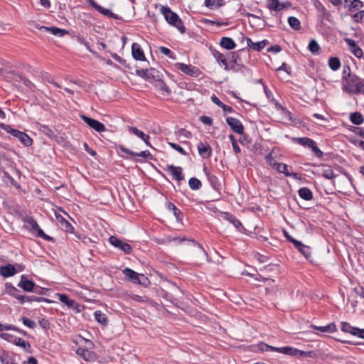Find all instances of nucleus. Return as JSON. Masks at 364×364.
I'll list each match as a JSON object with an SVG mask.
<instances>
[{
	"instance_id": "obj_1",
	"label": "nucleus",
	"mask_w": 364,
	"mask_h": 364,
	"mask_svg": "<svg viewBox=\"0 0 364 364\" xmlns=\"http://www.w3.org/2000/svg\"><path fill=\"white\" fill-rule=\"evenodd\" d=\"M138 76L153 84L162 95H171V90L164 82L163 74L159 70L153 68L138 69Z\"/></svg>"
},
{
	"instance_id": "obj_2",
	"label": "nucleus",
	"mask_w": 364,
	"mask_h": 364,
	"mask_svg": "<svg viewBox=\"0 0 364 364\" xmlns=\"http://www.w3.org/2000/svg\"><path fill=\"white\" fill-rule=\"evenodd\" d=\"M343 90L349 94L364 95V79L348 73L347 79L343 82Z\"/></svg>"
},
{
	"instance_id": "obj_3",
	"label": "nucleus",
	"mask_w": 364,
	"mask_h": 364,
	"mask_svg": "<svg viewBox=\"0 0 364 364\" xmlns=\"http://www.w3.org/2000/svg\"><path fill=\"white\" fill-rule=\"evenodd\" d=\"M161 11L166 21L170 25L176 27L181 33L186 32V27L183 25V22L176 13L172 11L168 6H161Z\"/></svg>"
},
{
	"instance_id": "obj_4",
	"label": "nucleus",
	"mask_w": 364,
	"mask_h": 364,
	"mask_svg": "<svg viewBox=\"0 0 364 364\" xmlns=\"http://www.w3.org/2000/svg\"><path fill=\"white\" fill-rule=\"evenodd\" d=\"M0 128L11 134L13 136L17 138L25 146L28 147L32 145L33 139L26 133L18 129H16L11 127V125L4 123L0 124Z\"/></svg>"
},
{
	"instance_id": "obj_5",
	"label": "nucleus",
	"mask_w": 364,
	"mask_h": 364,
	"mask_svg": "<svg viewBox=\"0 0 364 364\" xmlns=\"http://www.w3.org/2000/svg\"><path fill=\"white\" fill-rule=\"evenodd\" d=\"M24 222L30 225V232L35 234L36 237L44 239L46 241L55 242V238L46 235L43 230L39 227L37 221L32 217H27L24 219Z\"/></svg>"
},
{
	"instance_id": "obj_6",
	"label": "nucleus",
	"mask_w": 364,
	"mask_h": 364,
	"mask_svg": "<svg viewBox=\"0 0 364 364\" xmlns=\"http://www.w3.org/2000/svg\"><path fill=\"white\" fill-rule=\"evenodd\" d=\"M109 242L114 247L124 252L125 254H129L132 250V247L129 244L120 240L116 236H110L109 237Z\"/></svg>"
},
{
	"instance_id": "obj_7",
	"label": "nucleus",
	"mask_w": 364,
	"mask_h": 364,
	"mask_svg": "<svg viewBox=\"0 0 364 364\" xmlns=\"http://www.w3.org/2000/svg\"><path fill=\"white\" fill-rule=\"evenodd\" d=\"M80 117L87 125H88L90 127H91L96 132H102L106 130L104 124H102L100 121H97L84 114H82Z\"/></svg>"
},
{
	"instance_id": "obj_8",
	"label": "nucleus",
	"mask_w": 364,
	"mask_h": 364,
	"mask_svg": "<svg viewBox=\"0 0 364 364\" xmlns=\"http://www.w3.org/2000/svg\"><path fill=\"white\" fill-rule=\"evenodd\" d=\"M177 68L183 73L191 76V77H198L201 73L199 68L193 66L191 65H186L184 63H178Z\"/></svg>"
},
{
	"instance_id": "obj_9",
	"label": "nucleus",
	"mask_w": 364,
	"mask_h": 364,
	"mask_svg": "<svg viewBox=\"0 0 364 364\" xmlns=\"http://www.w3.org/2000/svg\"><path fill=\"white\" fill-rule=\"evenodd\" d=\"M226 123L234 132L238 134H244V127L238 119L232 117H228L226 118Z\"/></svg>"
},
{
	"instance_id": "obj_10",
	"label": "nucleus",
	"mask_w": 364,
	"mask_h": 364,
	"mask_svg": "<svg viewBox=\"0 0 364 364\" xmlns=\"http://www.w3.org/2000/svg\"><path fill=\"white\" fill-rule=\"evenodd\" d=\"M60 301L68 308L75 309L77 312L80 311V305L75 300L70 299L67 294H58Z\"/></svg>"
},
{
	"instance_id": "obj_11",
	"label": "nucleus",
	"mask_w": 364,
	"mask_h": 364,
	"mask_svg": "<svg viewBox=\"0 0 364 364\" xmlns=\"http://www.w3.org/2000/svg\"><path fill=\"white\" fill-rule=\"evenodd\" d=\"M344 41L348 46V50L351 53L358 58H361L363 57V52L354 40L346 38H344Z\"/></svg>"
},
{
	"instance_id": "obj_12",
	"label": "nucleus",
	"mask_w": 364,
	"mask_h": 364,
	"mask_svg": "<svg viewBox=\"0 0 364 364\" xmlns=\"http://www.w3.org/2000/svg\"><path fill=\"white\" fill-rule=\"evenodd\" d=\"M18 287L22 288L26 292H33L36 284L32 280L28 279L26 276L23 274L21 277V280L18 284Z\"/></svg>"
},
{
	"instance_id": "obj_13",
	"label": "nucleus",
	"mask_w": 364,
	"mask_h": 364,
	"mask_svg": "<svg viewBox=\"0 0 364 364\" xmlns=\"http://www.w3.org/2000/svg\"><path fill=\"white\" fill-rule=\"evenodd\" d=\"M36 28L43 32H50L55 36L62 37V36H64L65 34L68 33V31L55 27V26L47 27V26H36Z\"/></svg>"
},
{
	"instance_id": "obj_14",
	"label": "nucleus",
	"mask_w": 364,
	"mask_h": 364,
	"mask_svg": "<svg viewBox=\"0 0 364 364\" xmlns=\"http://www.w3.org/2000/svg\"><path fill=\"white\" fill-rule=\"evenodd\" d=\"M274 170L277 171L279 173H283L285 175V176H291L295 179L300 178V175L298 173H294V172H289L288 170L289 166L283 164V163H278L277 164H274Z\"/></svg>"
},
{
	"instance_id": "obj_15",
	"label": "nucleus",
	"mask_w": 364,
	"mask_h": 364,
	"mask_svg": "<svg viewBox=\"0 0 364 364\" xmlns=\"http://www.w3.org/2000/svg\"><path fill=\"white\" fill-rule=\"evenodd\" d=\"M76 354L83 358L85 361H94L97 358V354L83 348H78Z\"/></svg>"
},
{
	"instance_id": "obj_16",
	"label": "nucleus",
	"mask_w": 364,
	"mask_h": 364,
	"mask_svg": "<svg viewBox=\"0 0 364 364\" xmlns=\"http://www.w3.org/2000/svg\"><path fill=\"white\" fill-rule=\"evenodd\" d=\"M198 154L203 159H208L212 155V148L208 143L200 142L198 146Z\"/></svg>"
},
{
	"instance_id": "obj_17",
	"label": "nucleus",
	"mask_w": 364,
	"mask_h": 364,
	"mask_svg": "<svg viewBox=\"0 0 364 364\" xmlns=\"http://www.w3.org/2000/svg\"><path fill=\"white\" fill-rule=\"evenodd\" d=\"M116 150L117 154L124 159H132L136 156V152L132 151L121 144L116 147Z\"/></svg>"
},
{
	"instance_id": "obj_18",
	"label": "nucleus",
	"mask_w": 364,
	"mask_h": 364,
	"mask_svg": "<svg viewBox=\"0 0 364 364\" xmlns=\"http://www.w3.org/2000/svg\"><path fill=\"white\" fill-rule=\"evenodd\" d=\"M168 171L171 173L173 178L178 181L184 179V176L182 173V168L180 166H175L173 165H168L167 166Z\"/></svg>"
},
{
	"instance_id": "obj_19",
	"label": "nucleus",
	"mask_w": 364,
	"mask_h": 364,
	"mask_svg": "<svg viewBox=\"0 0 364 364\" xmlns=\"http://www.w3.org/2000/svg\"><path fill=\"white\" fill-rule=\"evenodd\" d=\"M16 272V267L11 264L0 267L1 275L6 278L14 276Z\"/></svg>"
},
{
	"instance_id": "obj_20",
	"label": "nucleus",
	"mask_w": 364,
	"mask_h": 364,
	"mask_svg": "<svg viewBox=\"0 0 364 364\" xmlns=\"http://www.w3.org/2000/svg\"><path fill=\"white\" fill-rule=\"evenodd\" d=\"M310 328L314 330L318 331L321 333H333L337 331L336 326L334 323H330L323 326H318L311 324L310 326Z\"/></svg>"
},
{
	"instance_id": "obj_21",
	"label": "nucleus",
	"mask_w": 364,
	"mask_h": 364,
	"mask_svg": "<svg viewBox=\"0 0 364 364\" xmlns=\"http://www.w3.org/2000/svg\"><path fill=\"white\" fill-rule=\"evenodd\" d=\"M165 205L167 210L173 212L176 221L181 223L183 217V213L173 203L171 202H166Z\"/></svg>"
},
{
	"instance_id": "obj_22",
	"label": "nucleus",
	"mask_w": 364,
	"mask_h": 364,
	"mask_svg": "<svg viewBox=\"0 0 364 364\" xmlns=\"http://www.w3.org/2000/svg\"><path fill=\"white\" fill-rule=\"evenodd\" d=\"M223 215L225 220H227L230 223H232L237 228V230H240V228H242V225L234 215L228 212H225Z\"/></svg>"
},
{
	"instance_id": "obj_23",
	"label": "nucleus",
	"mask_w": 364,
	"mask_h": 364,
	"mask_svg": "<svg viewBox=\"0 0 364 364\" xmlns=\"http://www.w3.org/2000/svg\"><path fill=\"white\" fill-rule=\"evenodd\" d=\"M212 54L217 62L221 63L224 66V69L225 70H229V65L228 64L227 59L223 53L214 49L212 50Z\"/></svg>"
},
{
	"instance_id": "obj_24",
	"label": "nucleus",
	"mask_w": 364,
	"mask_h": 364,
	"mask_svg": "<svg viewBox=\"0 0 364 364\" xmlns=\"http://www.w3.org/2000/svg\"><path fill=\"white\" fill-rule=\"evenodd\" d=\"M38 129L39 131L48 136L50 139H54L57 136L55 134V131L53 130L50 127H49L48 125L42 124H38Z\"/></svg>"
},
{
	"instance_id": "obj_25",
	"label": "nucleus",
	"mask_w": 364,
	"mask_h": 364,
	"mask_svg": "<svg viewBox=\"0 0 364 364\" xmlns=\"http://www.w3.org/2000/svg\"><path fill=\"white\" fill-rule=\"evenodd\" d=\"M299 245H295V248L297 249L307 259H310L311 257V247L304 245L299 241Z\"/></svg>"
},
{
	"instance_id": "obj_26",
	"label": "nucleus",
	"mask_w": 364,
	"mask_h": 364,
	"mask_svg": "<svg viewBox=\"0 0 364 364\" xmlns=\"http://www.w3.org/2000/svg\"><path fill=\"white\" fill-rule=\"evenodd\" d=\"M220 45L227 50H232L236 46L234 41L229 37H223L220 40Z\"/></svg>"
},
{
	"instance_id": "obj_27",
	"label": "nucleus",
	"mask_w": 364,
	"mask_h": 364,
	"mask_svg": "<svg viewBox=\"0 0 364 364\" xmlns=\"http://www.w3.org/2000/svg\"><path fill=\"white\" fill-rule=\"evenodd\" d=\"M299 196L305 200H310L313 198L311 191L307 187H302L298 191Z\"/></svg>"
},
{
	"instance_id": "obj_28",
	"label": "nucleus",
	"mask_w": 364,
	"mask_h": 364,
	"mask_svg": "<svg viewBox=\"0 0 364 364\" xmlns=\"http://www.w3.org/2000/svg\"><path fill=\"white\" fill-rule=\"evenodd\" d=\"M0 361L2 364H16L9 353L3 349L0 352Z\"/></svg>"
},
{
	"instance_id": "obj_29",
	"label": "nucleus",
	"mask_w": 364,
	"mask_h": 364,
	"mask_svg": "<svg viewBox=\"0 0 364 364\" xmlns=\"http://www.w3.org/2000/svg\"><path fill=\"white\" fill-rule=\"evenodd\" d=\"M341 326L342 331L355 336L357 327L352 326L349 323L345 321L341 322Z\"/></svg>"
},
{
	"instance_id": "obj_30",
	"label": "nucleus",
	"mask_w": 364,
	"mask_h": 364,
	"mask_svg": "<svg viewBox=\"0 0 364 364\" xmlns=\"http://www.w3.org/2000/svg\"><path fill=\"white\" fill-rule=\"evenodd\" d=\"M95 318L98 323L102 324L105 326L108 324V318L107 315L102 313L101 311H96L95 312Z\"/></svg>"
},
{
	"instance_id": "obj_31",
	"label": "nucleus",
	"mask_w": 364,
	"mask_h": 364,
	"mask_svg": "<svg viewBox=\"0 0 364 364\" xmlns=\"http://www.w3.org/2000/svg\"><path fill=\"white\" fill-rule=\"evenodd\" d=\"M294 141L303 146H308L309 148L314 144V141L308 137L294 138Z\"/></svg>"
},
{
	"instance_id": "obj_32",
	"label": "nucleus",
	"mask_w": 364,
	"mask_h": 364,
	"mask_svg": "<svg viewBox=\"0 0 364 364\" xmlns=\"http://www.w3.org/2000/svg\"><path fill=\"white\" fill-rule=\"evenodd\" d=\"M350 122L355 125H360L363 124L364 120L363 115L358 112L351 113L350 116Z\"/></svg>"
},
{
	"instance_id": "obj_33",
	"label": "nucleus",
	"mask_w": 364,
	"mask_h": 364,
	"mask_svg": "<svg viewBox=\"0 0 364 364\" xmlns=\"http://www.w3.org/2000/svg\"><path fill=\"white\" fill-rule=\"evenodd\" d=\"M5 292L16 298V296L19 295L20 290L13 286L11 283H6L5 284Z\"/></svg>"
},
{
	"instance_id": "obj_34",
	"label": "nucleus",
	"mask_w": 364,
	"mask_h": 364,
	"mask_svg": "<svg viewBox=\"0 0 364 364\" xmlns=\"http://www.w3.org/2000/svg\"><path fill=\"white\" fill-rule=\"evenodd\" d=\"M223 5V0H205V6L210 9H217Z\"/></svg>"
},
{
	"instance_id": "obj_35",
	"label": "nucleus",
	"mask_w": 364,
	"mask_h": 364,
	"mask_svg": "<svg viewBox=\"0 0 364 364\" xmlns=\"http://www.w3.org/2000/svg\"><path fill=\"white\" fill-rule=\"evenodd\" d=\"M268 8L270 10L279 11L284 8V4H281L278 0H267Z\"/></svg>"
},
{
	"instance_id": "obj_36",
	"label": "nucleus",
	"mask_w": 364,
	"mask_h": 364,
	"mask_svg": "<svg viewBox=\"0 0 364 364\" xmlns=\"http://www.w3.org/2000/svg\"><path fill=\"white\" fill-rule=\"evenodd\" d=\"M322 176L327 179H333L337 175L334 173L332 168L329 166L323 165Z\"/></svg>"
},
{
	"instance_id": "obj_37",
	"label": "nucleus",
	"mask_w": 364,
	"mask_h": 364,
	"mask_svg": "<svg viewBox=\"0 0 364 364\" xmlns=\"http://www.w3.org/2000/svg\"><path fill=\"white\" fill-rule=\"evenodd\" d=\"M328 66L329 68L336 71L341 67V61L338 57H331L328 58Z\"/></svg>"
},
{
	"instance_id": "obj_38",
	"label": "nucleus",
	"mask_w": 364,
	"mask_h": 364,
	"mask_svg": "<svg viewBox=\"0 0 364 364\" xmlns=\"http://www.w3.org/2000/svg\"><path fill=\"white\" fill-rule=\"evenodd\" d=\"M345 3L349 7V10H358L359 8L363 6V2L360 0H344Z\"/></svg>"
},
{
	"instance_id": "obj_39",
	"label": "nucleus",
	"mask_w": 364,
	"mask_h": 364,
	"mask_svg": "<svg viewBox=\"0 0 364 364\" xmlns=\"http://www.w3.org/2000/svg\"><path fill=\"white\" fill-rule=\"evenodd\" d=\"M207 178H208L211 186L215 190H218L220 185L219 183L218 178L215 175H213L211 173H207Z\"/></svg>"
},
{
	"instance_id": "obj_40",
	"label": "nucleus",
	"mask_w": 364,
	"mask_h": 364,
	"mask_svg": "<svg viewBox=\"0 0 364 364\" xmlns=\"http://www.w3.org/2000/svg\"><path fill=\"white\" fill-rule=\"evenodd\" d=\"M288 23L289 26L296 31H299L301 29V23L299 20L294 17V16H290L288 18Z\"/></svg>"
},
{
	"instance_id": "obj_41",
	"label": "nucleus",
	"mask_w": 364,
	"mask_h": 364,
	"mask_svg": "<svg viewBox=\"0 0 364 364\" xmlns=\"http://www.w3.org/2000/svg\"><path fill=\"white\" fill-rule=\"evenodd\" d=\"M188 185L192 190H198L201 188L202 183L199 179L192 177L189 179Z\"/></svg>"
},
{
	"instance_id": "obj_42",
	"label": "nucleus",
	"mask_w": 364,
	"mask_h": 364,
	"mask_svg": "<svg viewBox=\"0 0 364 364\" xmlns=\"http://www.w3.org/2000/svg\"><path fill=\"white\" fill-rule=\"evenodd\" d=\"M123 274L131 281L136 280V272L132 270L130 268L126 267L122 270Z\"/></svg>"
},
{
	"instance_id": "obj_43",
	"label": "nucleus",
	"mask_w": 364,
	"mask_h": 364,
	"mask_svg": "<svg viewBox=\"0 0 364 364\" xmlns=\"http://www.w3.org/2000/svg\"><path fill=\"white\" fill-rule=\"evenodd\" d=\"M61 228L66 232L73 234L75 237L76 235V232H78L77 231H75V228L68 220L61 225Z\"/></svg>"
},
{
	"instance_id": "obj_44",
	"label": "nucleus",
	"mask_w": 364,
	"mask_h": 364,
	"mask_svg": "<svg viewBox=\"0 0 364 364\" xmlns=\"http://www.w3.org/2000/svg\"><path fill=\"white\" fill-rule=\"evenodd\" d=\"M230 63L236 64L237 66H243L239 54L236 52L230 53Z\"/></svg>"
},
{
	"instance_id": "obj_45",
	"label": "nucleus",
	"mask_w": 364,
	"mask_h": 364,
	"mask_svg": "<svg viewBox=\"0 0 364 364\" xmlns=\"http://www.w3.org/2000/svg\"><path fill=\"white\" fill-rule=\"evenodd\" d=\"M274 350L275 352H278L280 353H283L285 355L292 356L293 347H290V346H284V347H281V348L275 347L274 348Z\"/></svg>"
},
{
	"instance_id": "obj_46",
	"label": "nucleus",
	"mask_w": 364,
	"mask_h": 364,
	"mask_svg": "<svg viewBox=\"0 0 364 364\" xmlns=\"http://www.w3.org/2000/svg\"><path fill=\"white\" fill-rule=\"evenodd\" d=\"M150 284L149 278L143 274L138 273V285L147 287Z\"/></svg>"
},
{
	"instance_id": "obj_47",
	"label": "nucleus",
	"mask_w": 364,
	"mask_h": 364,
	"mask_svg": "<svg viewBox=\"0 0 364 364\" xmlns=\"http://www.w3.org/2000/svg\"><path fill=\"white\" fill-rule=\"evenodd\" d=\"M20 81L23 83L30 90L33 91L36 89V85L27 77L23 75L18 76Z\"/></svg>"
},
{
	"instance_id": "obj_48",
	"label": "nucleus",
	"mask_w": 364,
	"mask_h": 364,
	"mask_svg": "<svg viewBox=\"0 0 364 364\" xmlns=\"http://www.w3.org/2000/svg\"><path fill=\"white\" fill-rule=\"evenodd\" d=\"M13 343L15 344L16 346H20V347H22L24 349L26 348H31V345L28 342H26L23 339H22L21 338H17V337H15L14 341H13Z\"/></svg>"
},
{
	"instance_id": "obj_49",
	"label": "nucleus",
	"mask_w": 364,
	"mask_h": 364,
	"mask_svg": "<svg viewBox=\"0 0 364 364\" xmlns=\"http://www.w3.org/2000/svg\"><path fill=\"white\" fill-rule=\"evenodd\" d=\"M267 44H269V41L264 39L262 41L254 43L252 48L256 51H261Z\"/></svg>"
},
{
	"instance_id": "obj_50",
	"label": "nucleus",
	"mask_w": 364,
	"mask_h": 364,
	"mask_svg": "<svg viewBox=\"0 0 364 364\" xmlns=\"http://www.w3.org/2000/svg\"><path fill=\"white\" fill-rule=\"evenodd\" d=\"M138 137L140 138L144 143L146 146L151 147V148H153L152 145L151 144L150 141H149V139H150V136L144 133L142 131H140L138 129Z\"/></svg>"
},
{
	"instance_id": "obj_51",
	"label": "nucleus",
	"mask_w": 364,
	"mask_h": 364,
	"mask_svg": "<svg viewBox=\"0 0 364 364\" xmlns=\"http://www.w3.org/2000/svg\"><path fill=\"white\" fill-rule=\"evenodd\" d=\"M308 48L312 53H316L320 49L318 43L314 39H311L309 43Z\"/></svg>"
},
{
	"instance_id": "obj_52",
	"label": "nucleus",
	"mask_w": 364,
	"mask_h": 364,
	"mask_svg": "<svg viewBox=\"0 0 364 364\" xmlns=\"http://www.w3.org/2000/svg\"><path fill=\"white\" fill-rule=\"evenodd\" d=\"M20 320L23 322V323L28 326V328H35L36 327V323L34 321H32L31 319H29L27 317H25V316H22Z\"/></svg>"
},
{
	"instance_id": "obj_53",
	"label": "nucleus",
	"mask_w": 364,
	"mask_h": 364,
	"mask_svg": "<svg viewBox=\"0 0 364 364\" xmlns=\"http://www.w3.org/2000/svg\"><path fill=\"white\" fill-rule=\"evenodd\" d=\"M75 240H78L82 241L85 244H88L89 242H91L92 240L90 237H87L84 234L80 233V232H76V235L74 238Z\"/></svg>"
},
{
	"instance_id": "obj_54",
	"label": "nucleus",
	"mask_w": 364,
	"mask_h": 364,
	"mask_svg": "<svg viewBox=\"0 0 364 364\" xmlns=\"http://www.w3.org/2000/svg\"><path fill=\"white\" fill-rule=\"evenodd\" d=\"M159 50L162 54L167 55L168 58H172V59L175 58V55H174L173 53L171 52V50L170 49H168V48L164 47V46H161L159 48Z\"/></svg>"
},
{
	"instance_id": "obj_55",
	"label": "nucleus",
	"mask_w": 364,
	"mask_h": 364,
	"mask_svg": "<svg viewBox=\"0 0 364 364\" xmlns=\"http://www.w3.org/2000/svg\"><path fill=\"white\" fill-rule=\"evenodd\" d=\"M168 144L171 148H173V149H175L176 151L179 152L181 154L184 155V156L188 155V153L178 144H177L176 143H173V142H168Z\"/></svg>"
},
{
	"instance_id": "obj_56",
	"label": "nucleus",
	"mask_w": 364,
	"mask_h": 364,
	"mask_svg": "<svg viewBox=\"0 0 364 364\" xmlns=\"http://www.w3.org/2000/svg\"><path fill=\"white\" fill-rule=\"evenodd\" d=\"M124 299L125 301H128V302H136V295L134 294V293L132 292H126L124 294Z\"/></svg>"
},
{
	"instance_id": "obj_57",
	"label": "nucleus",
	"mask_w": 364,
	"mask_h": 364,
	"mask_svg": "<svg viewBox=\"0 0 364 364\" xmlns=\"http://www.w3.org/2000/svg\"><path fill=\"white\" fill-rule=\"evenodd\" d=\"M275 347L274 346H269L264 342H260L259 344H258V348L261 350V351H269V350H271V351H274V348Z\"/></svg>"
},
{
	"instance_id": "obj_58",
	"label": "nucleus",
	"mask_w": 364,
	"mask_h": 364,
	"mask_svg": "<svg viewBox=\"0 0 364 364\" xmlns=\"http://www.w3.org/2000/svg\"><path fill=\"white\" fill-rule=\"evenodd\" d=\"M348 73L353 74L350 71V66L348 65H346L343 66V72H342V82L345 81L347 79Z\"/></svg>"
},
{
	"instance_id": "obj_59",
	"label": "nucleus",
	"mask_w": 364,
	"mask_h": 364,
	"mask_svg": "<svg viewBox=\"0 0 364 364\" xmlns=\"http://www.w3.org/2000/svg\"><path fill=\"white\" fill-rule=\"evenodd\" d=\"M355 22H362L364 21V10L360 11L353 15Z\"/></svg>"
},
{
	"instance_id": "obj_60",
	"label": "nucleus",
	"mask_w": 364,
	"mask_h": 364,
	"mask_svg": "<svg viewBox=\"0 0 364 364\" xmlns=\"http://www.w3.org/2000/svg\"><path fill=\"white\" fill-rule=\"evenodd\" d=\"M38 323L41 326V327L45 330H48L50 327V322L48 321V320H47L44 318H40L38 320Z\"/></svg>"
},
{
	"instance_id": "obj_61",
	"label": "nucleus",
	"mask_w": 364,
	"mask_h": 364,
	"mask_svg": "<svg viewBox=\"0 0 364 364\" xmlns=\"http://www.w3.org/2000/svg\"><path fill=\"white\" fill-rule=\"evenodd\" d=\"M311 149L316 156L321 158L323 156V152L321 149L317 146L316 142L314 141V144L311 146Z\"/></svg>"
},
{
	"instance_id": "obj_62",
	"label": "nucleus",
	"mask_w": 364,
	"mask_h": 364,
	"mask_svg": "<svg viewBox=\"0 0 364 364\" xmlns=\"http://www.w3.org/2000/svg\"><path fill=\"white\" fill-rule=\"evenodd\" d=\"M4 178L10 182L11 185L16 187L17 188H20V185L11 177L7 172H4Z\"/></svg>"
},
{
	"instance_id": "obj_63",
	"label": "nucleus",
	"mask_w": 364,
	"mask_h": 364,
	"mask_svg": "<svg viewBox=\"0 0 364 364\" xmlns=\"http://www.w3.org/2000/svg\"><path fill=\"white\" fill-rule=\"evenodd\" d=\"M265 160L267 161V163L272 167V168L274 169V164H278V162H275L274 161V158L272 156V153H269L266 156H265Z\"/></svg>"
},
{
	"instance_id": "obj_64",
	"label": "nucleus",
	"mask_w": 364,
	"mask_h": 364,
	"mask_svg": "<svg viewBox=\"0 0 364 364\" xmlns=\"http://www.w3.org/2000/svg\"><path fill=\"white\" fill-rule=\"evenodd\" d=\"M200 121L205 125L210 126L213 124V119L206 115L200 116Z\"/></svg>"
}]
</instances>
